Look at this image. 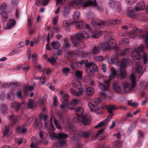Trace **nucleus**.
I'll return each instance as SVG.
<instances>
[{
  "instance_id": "45",
  "label": "nucleus",
  "mask_w": 148,
  "mask_h": 148,
  "mask_svg": "<svg viewBox=\"0 0 148 148\" xmlns=\"http://www.w3.org/2000/svg\"><path fill=\"white\" fill-rule=\"evenodd\" d=\"M104 130V128H102L99 130L96 134L95 137L96 138H99L101 134Z\"/></svg>"
},
{
  "instance_id": "52",
  "label": "nucleus",
  "mask_w": 148,
  "mask_h": 148,
  "mask_svg": "<svg viewBox=\"0 0 148 148\" xmlns=\"http://www.w3.org/2000/svg\"><path fill=\"white\" fill-rule=\"evenodd\" d=\"M23 141L22 139L21 138H16L14 139V142L20 145L22 143Z\"/></svg>"
},
{
  "instance_id": "28",
  "label": "nucleus",
  "mask_w": 148,
  "mask_h": 148,
  "mask_svg": "<svg viewBox=\"0 0 148 148\" xmlns=\"http://www.w3.org/2000/svg\"><path fill=\"white\" fill-rule=\"evenodd\" d=\"M86 92L87 95L89 96H91L94 94V90L92 88L89 87L86 89Z\"/></svg>"
},
{
  "instance_id": "6",
  "label": "nucleus",
  "mask_w": 148,
  "mask_h": 148,
  "mask_svg": "<svg viewBox=\"0 0 148 148\" xmlns=\"http://www.w3.org/2000/svg\"><path fill=\"white\" fill-rule=\"evenodd\" d=\"M131 80L130 83H126L124 85V93H126L127 91H132L134 90L136 86L135 76L133 73H132L130 77Z\"/></svg>"
},
{
  "instance_id": "55",
  "label": "nucleus",
  "mask_w": 148,
  "mask_h": 148,
  "mask_svg": "<svg viewBox=\"0 0 148 148\" xmlns=\"http://www.w3.org/2000/svg\"><path fill=\"white\" fill-rule=\"evenodd\" d=\"M145 48L144 45H140L139 47L138 48V50L140 52L143 53Z\"/></svg>"
},
{
  "instance_id": "15",
  "label": "nucleus",
  "mask_w": 148,
  "mask_h": 148,
  "mask_svg": "<svg viewBox=\"0 0 148 148\" xmlns=\"http://www.w3.org/2000/svg\"><path fill=\"white\" fill-rule=\"evenodd\" d=\"M90 134V132L86 131L82 132L81 135L77 133H75L73 136V139L75 140L78 141L81 136L84 138H88Z\"/></svg>"
},
{
  "instance_id": "30",
  "label": "nucleus",
  "mask_w": 148,
  "mask_h": 148,
  "mask_svg": "<svg viewBox=\"0 0 148 148\" xmlns=\"http://www.w3.org/2000/svg\"><path fill=\"white\" fill-rule=\"evenodd\" d=\"M140 37L145 40V42L146 44V47L148 49V32L145 35L143 34L142 35L140 36Z\"/></svg>"
},
{
  "instance_id": "14",
  "label": "nucleus",
  "mask_w": 148,
  "mask_h": 148,
  "mask_svg": "<svg viewBox=\"0 0 148 148\" xmlns=\"http://www.w3.org/2000/svg\"><path fill=\"white\" fill-rule=\"evenodd\" d=\"M86 71L88 73H93V71H97L98 69L97 66L93 62L86 64Z\"/></svg>"
},
{
  "instance_id": "32",
  "label": "nucleus",
  "mask_w": 148,
  "mask_h": 148,
  "mask_svg": "<svg viewBox=\"0 0 148 148\" xmlns=\"http://www.w3.org/2000/svg\"><path fill=\"white\" fill-rule=\"evenodd\" d=\"M58 139H62L66 138L68 137V135L66 134L63 133H59L58 135Z\"/></svg>"
},
{
  "instance_id": "42",
  "label": "nucleus",
  "mask_w": 148,
  "mask_h": 148,
  "mask_svg": "<svg viewBox=\"0 0 148 148\" xmlns=\"http://www.w3.org/2000/svg\"><path fill=\"white\" fill-rule=\"evenodd\" d=\"M132 100H131L128 101L127 104L132 106L136 107L138 106L137 103L136 102H132Z\"/></svg>"
},
{
  "instance_id": "33",
  "label": "nucleus",
  "mask_w": 148,
  "mask_h": 148,
  "mask_svg": "<svg viewBox=\"0 0 148 148\" xmlns=\"http://www.w3.org/2000/svg\"><path fill=\"white\" fill-rule=\"evenodd\" d=\"M120 18L114 19L109 21V23L111 24H118L120 23L121 20Z\"/></svg>"
},
{
  "instance_id": "39",
  "label": "nucleus",
  "mask_w": 148,
  "mask_h": 148,
  "mask_svg": "<svg viewBox=\"0 0 148 148\" xmlns=\"http://www.w3.org/2000/svg\"><path fill=\"white\" fill-rule=\"evenodd\" d=\"M113 88L116 92H120L122 90V88L117 84H115L113 85Z\"/></svg>"
},
{
  "instance_id": "64",
  "label": "nucleus",
  "mask_w": 148,
  "mask_h": 148,
  "mask_svg": "<svg viewBox=\"0 0 148 148\" xmlns=\"http://www.w3.org/2000/svg\"><path fill=\"white\" fill-rule=\"evenodd\" d=\"M77 103V100L75 99L73 100L71 102V104L73 106H74L76 105Z\"/></svg>"
},
{
  "instance_id": "3",
  "label": "nucleus",
  "mask_w": 148,
  "mask_h": 148,
  "mask_svg": "<svg viewBox=\"0 0 148 148\" xmlns=\"http://www.w3.org/2000/svg\"><path fill=\"white\" fill-rule=\"evenodd\" d=\"M75 111L77 118L73 119L74 122L77 123L80 121L84 125H88L90 123L91 120L89 116L87 115H83L84 110L82 108L77 107L75 109Z\"/></svg>"
},
{
  "instance_id": "18",
  "label": "nucleus",
  "mask_w": 148,
  "mask_h": 148,
  "mask_svg": "<svg viewBox=\"0 0 148 148\" xmlns=\"http://www.w3.org/2000/svg\"><path fill=\"white\" fill-rule=\"evenodd\" d=\"M145 2L143 1L138 3L135 7V9L136 11H139L144 10L145 8Z\"/></svg>"
},
{
  "instance_id": "43",
  "label": "nucleus",
  "mask_w": 148,
  "mask_h": 148,
  "mask_svg": "<svg viewBox=\"0 0 148 148\" xmlns=\"http://www.w3.org/2000/svg\"><path fill=\"white\" fill-rule=\"evenodd\" d=\"M58 135L57 133L54 132H51L49 133V136L51 138H56L58 139Z\"/></svg>"
},
{
  "instance_id": "61",
  "label": "nucleus",
  "mask_w": 148,
  "mask_h": 148,
  "mask_svg": "<svg viewBox=\"0 0 148 148\" xmlns=\"http://www.w3.org/2000/svg\"><path fill=\"white\" fill-rule=\"evenodd\" d=\"M37 58V55L36 53H34L33 55V60L34 61L35 64H36V59Z\"/></svg>"
},
{
  "instance_id": "49",
  "label": "nucleus",
  "mask_w": 148,
  "mask_h": 148,
  "mask_svg": "<svg viewBox=\"0 0 148 148\" xmlns=\"http://www.w3.org/2000/svg\"><path fill=\"white\" fill-rule=\"evenodd\" d=\"M49 0H40V3L44 6H46L48 4Z\"/></svg>"
},
{
  "instance_id": "53",
  "label": "nucleus",
  "mask_w": 148,
  "mask_h": 148,
  "mask_svg": "<svg viewBox=\"0 0 148 148\" xmlns=\"http://www.w3.org/2000/svg\"><path fill=\"white\" fill-rule=\"evenodd\" d=\"M101 31H99L97 32V33L93 35V37L95 38H97L101 34Z\"/></svg>"
},
{
  "instance_id": "34",
  "label": "nucleus",
  "mask_w": 148,
  "mask_h": 148,
  "mask_svg": "<svg viewBox=\"0 0 148 148\" xmlns=\"http://www.w3.org/2000/svg\"><path fill=\"white\" fill-rule=\"evenodd\" d=\"M142 67L139 65H138L136 68L135 71L136 73L139 74H141L140 77L142 75L143 73V72L142 71Z\"/></svg>"
},
{
  "instance_id": "41",
  "label": "nucleus",
  "mask_w": 148,
  "mask_h": 148,
  "mask_svg": "<svg viewBox=\"0 0 148 148\" xmlns=\"http://www.w3.org/2000/svg\"><path fill=\"white\" fill-rule=\"evenodd\" d=\"M14 94L11 92L8 93L7 96V98L8 100H11L13 99L14 98Z\"/></svg>"
},
{
  "instance_id": "13",
  "label": "nucleus",
  "mask_w": 148,
  "mask_h": 148,
  "mask_svg": "<svg viewBox=\"0 0 148 148\" xmlns=\"http://www.w3.org/2000/svg\"><path fill=\"white\" fill-rule=\"evenodd\" d=\"M75 23V25L76 27L78 29H82L86 28L90 31V32H92V29L90 27L89 25L86 24L85 22L83 21H81L77 22L75 23Z\"/></svg>"
},
{
  "instance_id": "27",
  "label": "nucleus",
  "mask_w": 148,
  "mask_h": 148,
  "mask_svg": "<svg viewBox=\"0 0 148 148\" xmlns=\"http://www.w3.org/2000/svg\"><path fill=\"white\" fill-rule=\"evenodd\" d=\"M34 124L36 127L38 128H40L42 126V123L41 120L38 119V118L36 119Z\"/></svg>"
},
{
  "instance_id": "1",
  "label": "nucleus",
  "mask_w": 148,
  "mask_h": 148,
  "mask_svg": "<svg viewBox=\"0 0 148 148\" xmlns=\"http://www.w3.org/2000/svg\"><path fill=\"white\" fill-rule=\"evenodd\" d=\"M109 47L110 49L112 48L116 49L115 53L116 55H113L111 57V61L112 63L116 65L119 64V60L117 56H123L126 54V53H129L130 49H126L125 51L122 50L118 48L116 44V41L115 40L112 38H110L107 42Z\"/></svg>"
},
{
  "instance_id": "46",
  "label": "nucleus",
  "mask_w": 148,
  "mask_h": 148,
  "mask_svg": "<svg viewBox=\"0 0 148 148\" xmlns=\"http://www.w3.org/2000/svg\"><path fill=\"white\" fill-rule=\"evenodd\" d=\"M48 61L50 62L52 65L55 64L56 62V60L55 58L53 57H52L51 58H48Z\"/></svg>"
},
{
  "instance_id": "21",
  "label": "nucleus",
  "mask_w": 148,
  "mask_h": 148,
  "mask_svg": "<svg viewBox=\"0 0 148 148\" xmlns=\"http://www.w3.org/2000/svg\"><path fill=\"white\" fill-rule=\"evenodd\" d=\"M127 12L129 17L133 18L136 16L135 10L133 8L130 7L127 10Z\"/></svg>"
},
{
  "instance_id": "40",
  "label": "nucleus",
  "mask_w": 148,
  "mask_h": 148,
  "mask_svg": "<svg viewBox=\"0 0 148 148\" xmlns=\"http://www.w3.org/2000/svg\"><path fill=\"white\" fill-rule=\"evenodd\" d=\"M5 130L3 133V136H6L8 135L9 134H10V133L9 132H10V126H8L7 127L5 126Z\"/></svg>"
},
{
  "instance_id": "10",
  "label": "nucleus",
  "mask_w": 148,
  "mask_h": 148,
  "mask_svg": "<svg viewBox=\"0 0 148 148\" xmlns=\"http://www.w3.org/2000/svg\"><path fill=\"white\" fill-rule=\"evenodd\" d=\"M108 3L109 6L113 9L115 12H119L121 11V4L119 1L114 0H110L109 1Z\"/></svg>"
},
{
  "instance_id": "50",
  "label": "nucleus",
  "mask_w": 148,
  "mask_h": 148,
  "mask_svg": "<svg viewBox=\"0 0 148 148\" xmlns=\"http://www.w3.org/2000/svg\"><path fill=\"white\" fill-rule=\"evenodd\" d=\"M75 75L76 77L78 78H81L82 76V73L80 71H78L75 72Z\"/></svg>"
},
{
  "instance_id": "20",
  "label": "nucleus",
  "mask_w": 148,
  "mask_h": 148,
  "mask_svg": "<svg viewBox=\"0 0 148 148\" xmlns=\"http://www.w3.org/2000/svg\"><path fill=\"white\" fill-rule=\"evenodd\" d=\"M16 22L15 20L10 19L8 21L7 26L5 27V29H10L14 26Z\"/></svg>"
},
{
  "instance_id": "62",
  "label": "nucleus",
  "mask_w": 148,
  "mask_h": 148,
  "mask_svg": "<svg viewBox=\"0 0 148 148\" xmlns=\"http://www.w3.org/2000/svg\"><path fill=\"white\" fill-rule=\"evenodd\" d=\"M136 0H126V2L129 5L133 4Z\"/></svg>"
},
{
  "instance_id": "7",
  "label": "nucleus",
  "mask_w": 148,
  "mask_h": 148,
  "mask_svg": "<svg viewBox=\"0 0 148 148\" xmlns=\"http://www.w3.org/2000/svg\"><path fill=\"white\" fill-rule=\"evenodd\" d=\"M117 72L116 71L114 70H113L109 76V79L105 81V84H103L100 82H99L98 84L100 88L102 90H108L111 79L114 78Z\"/></svg>"
},
{
  "instance_id": "35",
  "label": "nucleus",
  "mask_w": 148,
  "mask_h": 148,
  "mask_svg": "<svg viewBox=\"0 0 148 148\" xmlns=\"http://www.w3.org/2000/svg\"><path fill=\"white\" fill-rule=\"evenodd\" d=\"M0 14L2 18L3 21V22H5L7 21L8 18L7 13L4 11H1L0 12Z\"/></svg>"
},
{
  "instance_id": "58",
  "label": "nucleus",
  "mask_w": 148,
  "mask_h": 148,
  "mask_svg": "<svg viewBox=\"0 0 148 148\" xmlns=\"http://www.w3.org/2000/svg\"><path fill=\"white\" fill-rule=\"evenodd\" d=\"M81 65H82L83 64H85V67H86V64H88V61L87 60H82L80 61L79 62Z\"/></svg>"
},
{
  "instance_id": "19",
  "label": "nucleus",
  "mask_w": 148,
  "mask_h": 148,
  "mask_svg": "<svg viewBox=\"0 0 148 148\" xmlns=\"http://www.w3.org/2000/svg\"><path fill=\"white\" fill-rule=\"evenodd\" d=\"M11 105L12 108L16 111H18L20 109L21 103L17 101H14Z\"/></svg>"
},
{
  "instance_id": "31",
  "label": "nucleus",
  "mask_w": 148,
  "mask_h": 148,
  "mask_svg": "<svg viewBox=\"0 0 148 148\" xmlns=\"http://www.w3.org/2000/svg\"><path fill=\"white\" fill-rule=\"evenodd\" d=\"M18 117L14 115H12L10 117L9 119L11 121L12 124L13 125L17 121Z\"/></svg>"
},
{
  "instance_id": "11",
  "label": "nucleus",
  "mask_w": 148,
  "mask_h": 148,
  "mask_svg": "<svg viewBox=\"0 0 148 148\" xmlns=\"http://www.w3.org/2000/svg\"><path fill=\"white\" fill-rule=\"evenodd\" d=\"M127 62L126 60L123 58L121 61L120 63L121 69L119 76L121 79H124L126 74L125 68L127 66Z\"/></svg>"
},
{
  "instance_id": "60",
  "label": "nucleus",
  "mask_w": 148,
  "mask_h": 148,
  "mask_svg": "<svg viewBox=\"0 0 148 148\" xmlns=\"http://www.w3.org/2000/svg\"><path fill=\"white\" fill-rule=\"evenodd\" d=\"M129 42V40L127 38H123V39L122 41V44H127V45Z\"/></svg>"
},
{
  "instance_id": "12",
  "label": "nucleus",
  "mask_w": 148,
  "mask_h": 148,
  "mask_svg": "<svg viewBox=\"0 0 148 148\" xmlns=\"http://www.w3.org/2000/svg\"><path fill=\"white\" fill-rule=\"evenodd\" d=\"M144 31L143 29H138L137 27L134 28L132 31L129 34V36L131 38H134L137 36L139 38H141L140 36L142 35Z\"/></svg>"
},
{
  "instance_id": "47",
  "label": "nucleus",
  "mask_w": 148,
  "mask_h": 148,
  "mask_svg": "<svg viewBox=\"0 0 148 148\" xmlns=\"http://www.w3.org/2000/svg\"><path fill=\"white\" fill-rule=\"evenodd\" d=\"M65 48H69L70 47V45L69 42L68 41H65L63 45Z\"/></svg>"
},
{
  "instance_id": "59",
  "label": "nucleus",
  "mask_w": 148,
  "mask_h": 148,
  "mask_svg": "<svg viewBox=\"0 0 148 148\" xmlns=\"http://www.w3.org/2000/svg\"><path fill=\"white\" fill-rule=\"evenodd\" d=\"M18 52V49H15L12 51L11 52L9 53V56H12L14 54H15Z\"/></svg>"
},
{
  "instance_id": "57",
  "label": "nucleus",
  "mask_w": 148,
  "mask_h": 148,
  "mask_svg": "<svg viewBox=\"0 0 148 148\" xmlns=\"http://www.w3.org/2000/svg\"><path fill=\"white\" fill-rule=\"evenodd\" d=\"M6 4L5 3H3L0 6V9L1 11H4L6 9Z\"/></svg>"
},
{
  "instance_id": "9",
  "label": "nucleus",
  "mask_w": 148,
  "mask_h": 148,
  "mask_svg": "<svg viewBox=\"0 0 148 148\" xmlns=\"http://www.w3.org/2000/svg\"><path fill=\"white\" fill-rule=\"evenodd\" d=\"M63 99L61 100L62 103L60 106V108L63 112H65L68 109L70 110H73L74 108L73 107H70L69 106V95L67 94L65 95H62Z\"/></svg>"
},
{
  "instance_id": "23",
  "label": "nucleus",
  "mask_w": 148,
  "mask_h": 148,
  "mask_svg": "<svg viewBox=\"0 0 148 148\" xmlns=\"http://www.w3.org/2000/svg\"><path fill=\"white\" fill-rule=\"evenodd\" d=\"M0 112L3 114H7L8 112L7 106L5 104H2L1 107Z\"/></svg>"
},
{
  "instance_id": "8",
  "label": "nucleus",
  "mask_w": 148,
  "mask_h": 148,
  "mask_svg": "<svg viewBox=\"0 0 148 148\" xmlns=\"http://www.w3.org/2000/svg\"><path fill=\"white\" fill-rule=\"evenodd\" d=\"M72 84L73 88H78L79 92H78L74 90L73 89H71L70 91L72 95L78 97L81 94L82 92L84 91V88L80 87L81 84L77 80H73L72 82Z\"/></svg>"
},
{
  "instance_id": "36",
  "label": "nucleus",
  "mask_w": 148,
  "mask_h": 148,
  "mask_svg": "<svg viewBox=\"0 0 148 148\" xmlns=\"http://www.w3.org/2000/svg\"><path fill=\"white\" fill-rule=\"evenodd\" d=\"M62 74L64 76H66L67 74L70 71V69L68 67H66L62 69Z\"/></svg>"
},
{
  "instance_id": "51",
  "label": "nucleus",
  "mask_w": 148,
  "mask_h": 148,
  "mask_svg": "<svg viewBox=\"0 0 148 148\" xmlns=\"http://www.w3.org/2000/svg\"><path fill=\"white\" fill-rule=\"evenodd\" d=\"M33 101L32 99H29L27 104V106L28 108H31L33 107Z\"/></svg>"
},
{
  "instance_id": "17",
  "label": "nucleus",
  "mask_w": 148,
  "mask_h": 148,
  "mask_svg": "<svg viewBox=\"0 0 148 148\" xmlns=\"http://www.w3.org/2000/svg\"><path fill=\"white\" fill-rule=\"evenodd\" d=\"M92 24L94 26L97 28H100L102 25H105V22L101 20H99L96 21L94 20H92Z\"/></svg>"
},
{
  "instance_id": "16",
  "label": "nucleus",
  "mask_w": 148,
  "mask_h": 148,
  "mask_svg": "<svg viewBox=\"0 0 148 148\" xmlns=\"http://www.w3.org/2000/svg\"><path fill=\"white\" fill-rule=\"evenodd\" d=\"M132 56L134 60H140L142 57L137 49H135L131 53Z\"/></svg>"
},
{
  "instance_id": "63",
  "label": "nucleus",
  "mask_w": 148,
  "mask_h": 148,
  "mask_svg": "<svg viewBox=\"0 0 148 148\" xmlns=\"http://www.w3.org/2000/svg\"><path fill=\"white\" fill-rule=\"evenodd\" d=\"M93 102L95 104L97 105L100 103L101 100L99 98L96 99L94 100Z\"/></svg>"
},
{
  "instance_id": "22",
  "label": "nucleus",
  "mask_w": 148,
  "mask_h": 148,
  "mask_svg": "<svg viewBox=\"0 0 148 148\" xmlns=\"http://www.w3.org/2000/svg\"><path fill=\"white\" fill-rule=\"evenodd\" d=\"M99 46L100 49V50L101 49L103 50H107L110 49L107 42L102 43L99 45Z\"/></svg>"
},
{
  "instance_id": "5",
  "label": "nucleus",
  "mask_w": 148,
  "mask_h": 148,
  "mask_svg": "<svg viewBox=\"0 0 148 148\" xmlns=\"http://www.w3.org/2000/svg\"><path fill=\"white\" fill-rule=\"evenodd\" d=\"M106 108L108 112L109 113L107 118L104 121L101 122L97 125L95 126V128L97 129L103 126L106 123V122H108L110 121L112 118V116L113 115V113L112 110H114L117 108L115 105H110L106 106Z\"/></svg>"
},
{
  "instance_id": "4",
  "label": "nucleus",
  "mask_w": 148,
  "mask_h": 148,
  "mask_svg": "<svg viewBox=\"0 0 148 148\" xmlns=\"http://www.w3.org/2000/svg\"><path fill=\"white\" fill-rule=\"evenodd\" d=\"M75 3L77 6H82L84 8L88 7L92 5L98 11H101L102 9L105 11L107 10L106 8H102L98 6L95 0H94V2L89 0H75Z\"/></svg>"
},
{
  "instance_id": "56",
  "label": "nucleus",
  "mask_w": 148,
  "mask_h": 148,
  "mask_svg": "<svg viewBox=\"0 0 148 148\" xmlns=\"http://www.w3.org/2000/svg\"><path fill=\"white\" fill-rule=\"evenodd\" d=\"M58 144H59L60 146H64L66 144L65 141L62 139H60L58 141Z\"/></svg>"
},
{
  "instance_id": "48",
  "label": "nucleus",
  "mask_w": 148,
  "mask_h": 148,
  "mask_svg": "<svg viewBox=\"0 0 148 148\" xmlns=\"http://www.w3.org/2000/svg\"><path fill=\"white\" fill-rule=\"evenodd\" d=\"M114 144L115 147L118 148H119L121 146V143L119 140L114 142Z\"/></svg>"
},
{
  "instance_id": "38",
  "label": "nucleus",
  "mask_w": 148,
  "mask_h": 148,
  "mask_svg": "<svg viewBox=\"0 0 148 148\" xmlns=\"http://www.w3.org/2000/svg\"><path fill=\"white\" fill-rule=\"evenodd\" d=\"M70 11V10L69 9L66 7H65L64 8L63 12V16L65 17H67L69 14Z\"/></svg>"
},
{
  "instance_id": "54",
  "label": "nucleus",
  "mask_w": 148,
  "mask_h": 148,
  "mask_svg": "<svg viewBox=\"0 0 148 148\" xmlns=\"http://www.w3.org/2000/svg\"><path fill=\"white\" fill-rule=\"evenodd\" d=\"M17 96L19 99H24V97L22 95V92L20 91H19L17 93Z\"/></svg>"
},
{
  "instance_id": "29",
  "label": "nucleus",
  "mask_w": 148,
  "mask_h": 148,
  "mask_svg": "<svg viewBox=\"0 0 148 148\" xmlns=\"http://www.w3.org/2000/svg\"><path fill=\"white\" fill-rule=\"evenodd\" d=\"M51 46L54 49H56L59 48L60 44L58 41H54L51 43Z\"/></svg>"
},
{
  "instance_id": "37",
  "label": "nucleus",
  "mask_w": 148,
  "mask_h": 148,
  "mask_svg": "<svg viewBox=\"0 0 148 148\" xmlns=\"http://www.w3.org/2000/svg\"><path fill=\"white\" fill-rule=\"evenodd\" d=\"M100 51V49L98 45L94 47L92 49L91 52L93 54H96L99 53Z\"/></svg>"
},
{
  "instance_id": "2",
  "label": "nucleus",
  "mask_w": 148,
  "mask_h": 148,
  "mask_svg": "<svg viewBox=\"0 0 148 148\" xmlns=\"http://www.w3.org/2000/svg\"><path fill=\"white\" fill-rule=\"evenodd\" d=\"M89 33L83 31H80L74 36L71 37V40L74 47L78 49H83L84 47V44L81 40L84 38L87 39L89 37Z\"/></svg>"
},
{
  "instance_id": "44",
  "label": "nucleus",
  "mask_w": 148,
  "mask_h": 148,
  "mask_svg": "<svg viewBox=\"0 0 148 148\" xmlns=\"http://www.w3.org/2000/svg\"><path fill=\"white\" fill-rule=\"evenodd\" d=\"M143 59L144 64H146L147 62H148V57L145 53H144L143 55Z\"/></svg>"
},
{
  "instance_id": "24",
  "label": "nucleus",
  "mask_w": 148,
  "mask_h": 148,
  "mask_svg": "<svg viewBox=\"0 0 148 148\" xmlns=\"http://www.w3.org/2000/svg\"><path fill=\"white\" fill-rule=\"evenodd\" d=\"M62 25L64 27L67 32H69L70 31V28L69 24L67 21L66 20H64L62 23Z\"/></svg>"
},
{
  "instance_id": "25",
  "label": "nucleus",
  "mask_w": 148,
  "mask_h": 148,
  "mask_svg": "<svg viewBox=\"0 0 148 148\" xmlns=\"http://www.w3.org/2000/svg\"><path fill=\"white\" fill-rule=\"evenodd\" d=\"M79 15L80 13L77 10L75 11L73 15V23H75L77 22V21H78Z\"/></svg>"
},
{
  "instance_id": "26",
  "label": "nucleus",
  "mask_w": 148,
  "mask_h": 148,
  "mask_svg": "<svg viewBox=\"0 0 148 148\" xmlns=\"http://www.w3.org/2000/svg\"><path fill=\"white\" fill-rule=\"evenodd\" d=\"M75 55L74 52L69 51L65 55V56L69 61H71L73 60V58L74 57Z\"/></svg>"
}]
</instances>
